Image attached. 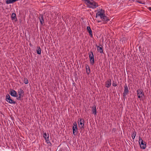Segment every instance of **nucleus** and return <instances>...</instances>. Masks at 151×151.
Instances as JSON below:
<instances>
[{
	"mask_svg": "<svg viewBox=\"0 0 151 151\" xmlns=\"http://www.w3.org/2000/svg\"><path fill=\"white\" fill-rule=\"evenodd\" d=\"M101 22V20H98L97 21V22L98 23H99V22Z\"/></svg>",
	"mask_w": 151,
	"mask_h": 151,
	"instance_id": "nucleus-31",
	"label": "nucleus"
},
{
	"mask_svg": "<svg viewBox=\"0 0 151 151\" xmlns=\"http://www.w3.org/2000/svg\"><path fill=\"white\" fill-rule=\"evenodd\" d=\"M111 80L110 79H109L106 82L105 86L107 88H109L111 86Z\"/></svg>",
	"mask_w": 151,
	"mask_h": 151,
	"instance_id": "nucleus-12",
	"label": "nucleus"
},
{
	"mask_svg": "<svg viewBox=\"0 0 151 151\" xmlns=\"http://www.w3.org/2000/svg\"><path fill=\"white\" fill-rule=\"evenodd\" d=\"M45 139V140H46V139H47V140H49V135L48 134L47 137V138H46V139Z\"/></svg>",
	"mask_w": 151,
	"mask_h": 151,
	"instance_id": "nucleus-29",
	"label": "nucleus"
},
{
	"mask_svg": "<svg viewBox=\"0 0 151 151\" xmlns=\"http://www.w3.org/2000/svg\"><path fill=\"white\" fill-rule=\"evenodd\" d=\"M18 93L19 96L23 97L24 96V92L21 88H20L18 90Z\"/></svg>",
	"mask_w": 151,
	"mask_h": 151,
	"instance_id": "nucleus-13",
	"label": "nucleus"
},
{
	"mask_svg": "<svg viewBox=\"0 0 151 151\" xmlns=\"http://www.w3.org/2000/svg\"><path fill=\"white\" fill-rule=\"evenodd\" d=\"M11 0H6V3L8 4L12 3Z\"/></svg>",
	"mask_w": 151,
	"mask_h": 151,
	"instance_id": "nucleus-22",
	"label": "nucleus"
},
{
	"mask_svg": "<svg viewBox=\"0 0 151 151\" xmlns=\"http://www.w3.org/2000/svg\"><path fill=\"white\" fill-rule=\"evenodd\" d=\"M136 134V132L135 131L134 132H133L132 134V137L133 139H134L135 137V136Z\"/></svg>",
	"mask_w": 151,
	"mask_h": 151,
	"instance_id": "nucleus-20",
	"label": "nucleus"
},
{
	"mask_svg": "<svg viewBox=\"0 0 151 151\" xmlns=\"http://www.w3.org/2000/svg\"><path fill=\"white\" fill-rule=\"evenodd\" d=\"M139 143L141 148L144 149L146 148V144L145 142L141 139L140 137L139 138Z\"/></svg>",
	"mask_w": 151,
	"mask_h": 151,
	"instance_id": "nucleus-4",
	"label": "nucleus"
},
{
	"mask_svg": "<svg viewBox=\"0 0 151 151\" xmlns=\"http://www.w3.org/2000/svg\"><path fill=\"white\" fill-rule=\"evenodd\" d=\"M150 10L151 11V7H149L148 9Z\"/></svg>",
	"mask_w": 151,
	"mask_h": 151,
	"instance_id": "nucleus-32",
	"label": "nucleus"
},
{
	"mask_svg": "<svg viewBox=\"0 0 151 151\" xmlns=\"http://www.w3.org/2000/svg\"><path fill=\"white\" fill-rule=\"evenodd\" d=\"M92 114H94L95 115H96V106L95 105L92 107Z\"/></svg>",
	"mask_w": 151,
	"mask_h": 151,
	"instance_id": "nucleus-15",
	"label": "nucleus"
},
{
	"mask_svg": "<svg viewBox=\"0 0 151 151\" xmlns=\"http://www.w3.org/2000/svg\"><path fill=\"white\" fill-rule=\"evenodd\" d=\"M87 31L89 33V35L91 37H93L92 32L90 27H87Z\"/></svg>",
	"mask_w": 151,
	"mask_h": 151,
	"instance_id": "nucleus-16",
	"label": "nucleus"
},
{
	"mask_svg": "<svg viewBox=\"0 0 151 151\" xmlns=\"http://www.w3.org/2000/svg\"><path fill=\"white\" fill-rule=\"evenodd\" d=\"M79 127L81 129H84V120L83 119H81L80 121Z\"/></svg>",
	"mask_w": 151,
	"mask_h": 151,
	"instance_id": "nucleus-10",
	"label": "nucleus"
},
{
	"mask_svg": "<svg viewBox=\"0 0 151 151\" xmlns=\"http://www.w3.org/2000/svg\"><path fill=\"white\" fill-rule=\"evenodd\" d=\"M37 54L39 55H40L41 54V49L39 46L37 47Z\"/></svg>",
	"mask_w": 151,
	"mask_h": 151,
	"instance_id": "nucleus-19",
	"label": "nucleus"
},
{
	"mask_svg": "<svg viewBox=\"0 0 151 151\" xmlns=\"http://www.w3.org/2000/svg\"><path fill=\"white\" fill-rule=\"evenodd\" d=\"M137 96L138 98L140 101L143 100L144 97V93L143 91L140 89H138L137 91Z\"/></svg>",
	"mask_w": 151,
	"mask_h": 151,
	"instance_id": "nucleus-3",
	"label": "nucleus"
},
{
	"mask_svg": "<svg viewBox=\"0 0 151 151\" xmlns=\"http://www.w3.org/2000/svg\"><path fill=\"white\" fill-rule=\"evenodd\" d=\"M112 85L114 87H116L117 86V84L116 83V82L114 81H113L112 82Z\"/></svg>",
	"mask_w": 151,
	"mask_h": 151,
	"instance_id": "nucleus-25",
	"label": "nucleus"
},
{
	"mask_svg": "<svg viewBox=\"0 0 151 151\" xmlns=\"http://www.w3.org/2000/svg\"><path fill=\"white\" fill-rule=\"evenodd\" d=\"M116 131V129L115 128H113L112 130V132H115Z\"/></svg>",
	"mask_w": 151,
	"mask_h": 151,
	"instance_id": "nucleus-27",
	"label": "nucleus"
},
{
	"mask_svg": "<svg viewBox=\"0 0 151 151\" xmlns=\"http://www.w3.org/2000/svg\"><path fill=\"white\" fill-rule=\"evenodd\" d=\"M24 83L25 84H27L28 83V80L27 79V78H24Z\"/></svg>",
	"mask_w": 151,
	"mask_h": 151,
	"instance_id": "nucleus-21",
	"label": "nucleus"
},
{
	"mask_svg": "<svg viewBox=\"0 0 151 151\" xmlns=\"http://www.w3.org/2000/svg\"><path fill=\"white\" fill-rule=\"evenodd\" d=\"M99 16L100 17L102 20L103 21V24L106 23L108 21H109V19L105 15L104 10L102 9L96 13V18H97Z\"/></svg>",
	"mask_w": 151,
	"mask_h": 151,
	"instance_id": "nucleus-1",
	"label": "nucleus"
},
{
	"mask_svg": "<svg viewBox=\"0 0 151 151\" xmlns=\"http://www.w3.org/2000/svg\"><path fill=\"white\" fill-rule=\"evenodd\" d=\"M73 134L74 135H76L78 133L77 132V123L76 122H74L73 123Z\"/></svg>",
	"mask_w": 151,
	"mask_h": 151,
	"instance_id": "nucleus-6",
	"label": "nucleus"
},
{
	"mask_svg": "<svg viewBox=\"0 0 151 151\" xmlns=\"http://www.w3.org/2000/svg\"><path fill=\"white\" fill-rule=\"evenodd\" d=\"M86 2V4L87 6L90 8L92 9L96 8L98 6V4L93 0H84Z\"/></svg>",
	"mask_w": 151,
	"mask_h": 151,
	"instance_id": "nucleus-2",
	"label": "nucleus"
},
{
	"mask_svg": "<svg viewBox=\"0 0 151 151\" xmlns=\"http://www.w3.org/2000/svg\"><path fill=\"white\" fill-rule=\"evenodd\" d=\"M89 57L91 64L93 65L94 63V61L93 54L92 51H91L89 53Z\"/></svg>",
	"mask_w": 151,
	"mask_h": 151,
	"instance_id": "nucleus-5",
	"label": "nucleus"
},
{
	"mask_svg": "<svg viewBox=\"0 0 151 151\" xmlns=\"http://www.w3.org/2000/svg\"><path fill=\"white\" fill-rule=\"evenodd\" d=\"M137 2L140 4H142V3L141 1H137Z\"/></svg>",
	"mask_w": 151,
	"mask_h": 151,
	"instance_id": "nucleus-30",
	"label": "nucleus"
},
{
	"mask_svg": "<svg viewBox=\"0 0 151 151\" xmlns=\"http://www.w3.org/2000/svg\"><path fill=\"white\" fill-rule=\"evenodd\" d=\"M96 47L98 51L101 53H104L103 49V47L100 44L99 46L98 45H96Z\"/></svg>",
	"mask_w": 151,
	"mask_h": 151,
	"instance_id": "nucleus-11",
	"label": "nucleus"
},
{
	"mask_svg": "<svg viewBox=\"0 0 151 151\" xmlns=\"http://www.w3.org/2000/svg\"><path fill=\"white\" fill-rule=\"evenodd\" d=\"M23 98V97H22L21 96H19L18 97H17V100H22V99H21V98Z\"/></svg>",
	"mask_w": 151,
	"mask_h": 151,
	"instance_id": "nucleus-26",
	"label": "nucleus"
},
{
	"mask_svg": "<svg viewBox=\"0 0 151 151\" xmlns=\"http://www.w3.org/2000/svg\"><path fill=\"white\" fill-rule=\"evenodd\" d=\"M85 67L86 69V73L88 75H89L91 72L90 67L87 64L85 65Z\"/></svg>",
	"mask_w": 151,
	"mask_h": 151,
	"instance_id": "nucleus-18",
	"label": "nucleus"
},
{
	"mask_svg": "<svg viewBox=\"0 0 151 151\" xmlns=\"http://www.w3.org/2000/svg\"><path fill=\"white\" fill-rule=\"evenodd\" d=\"M129 93V90L128 87L126 83L125 84L124 86V90L123 93V96L124 97H126V96Z\"/></svg>",
	"mask_w": 151,
	"mask_h": 151,
	"instance_id": "nucleus-7",
	"label": "nucleus"
},
{
	"mask_svg": "<svg viewBox=\"0 0 151 151\" xmlns=\"http://www.w3.org/2000/svg\"><path fill=\"white\" fill-rule=\"evenodd\" d=\"M12 3H13L14 2H15L17 1H18V0H11Z\"/></svg>",
	"mask_w": 151,
	"mask_h": 151,
	"instance_id": "nucleus-28",
	"label": "nucleus"
},
{
	"mask_svg": "<svg viewBox=\"0 0 151 151\" xmlns=\"http://www.w3.org/2000/svg\"><path fill=\"white\" fill-rule=\"evenodd\" d=\"M46 142L49 145H50V146L52 144H51V143L50 142L49 140H47V139H46Z\"/></svg>",
	"mask_w": 151,
	"mask_h": 151,
	"instance_id": "nucleus-23",
	"label": "nucleus"
},
{
	"mask_svg": "<svg viewBox=\"0 0 151 151\" xmlns=\"http://www.w3.org/2000/svg\"><path fill=\"white\" fill-rule=\"evenodd\" d=\"M43 137L45 138V139H46V138L48 136V135H47L46 133H44L43 135Z\"/></svg>",
	"mask_w": 151,
	"mask_h": 151,
	"instance_id": "nucleus-24",
	"label": "nucleus"
},
{
	"mask_svg": "<svg viewBox=\"0 0 151 151\" xmlns=\"http://www.w3.org/2000/svg\"><path fill=\"white\" fill-rule=\"evenodd\" d=\"M39 19L40 23L41 24H43L44 23L43 15L42 14H41L39 15Z\"/></svg>",
	"mask_w": 151,
	"mask_h": 151,
	"instance_id": "nucleus-14",
	"label": "nucleus"
},
{
	"mask_svg": "<svg viewBox=\"0 0 151 151\" xmlns=\"http://www.w3.org/2000/svg\"><path fill=\"white\" fill-rule=\"evenodd\" d=\"M6 100L8 103L10 104H15L16 102L12 100L9 94H7L6 97Z\"/></svg>",
	"mask_w": 151,
	"mask_h": 151,
	"instance_id": "nucleus-8",
	"label": "nucleus"
},
{
	"mask_svg": "<svg viewBox=\"0 0 151 151\" xmlns=\"http://www.w3.org/2000/svg\"><path fill=\"white\" fill-rule=\"evenodd\" d=\"M12 19V20H14L15 21H17V18L16 17V14L14 13H12L11 16Z\"/></svg>",
	"mask_w": 151,
	"mask_h": 151,
	"instance_id": "nucleus-17",
	"label": "nucleus"
},
{
	"mask_svg": "<svg viewBox=\"0 0 151 151\" xmlns=\"http://www.w3.org/2000/svg\"><path fill=\"white\" fill-rule=\"evenodd\" d=\"M10 90L9 93L11 96L14 97H17V92L16 91L12 89H10Z\"/></svg>",
	"mask_w": 151,
	"mask_h": 151,
	"instance_id": "nucleus-9",
	"label": "nucleus"
}]
</instances>
